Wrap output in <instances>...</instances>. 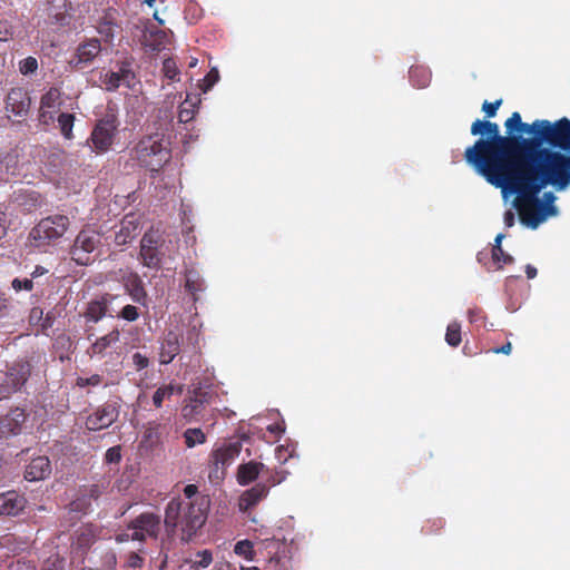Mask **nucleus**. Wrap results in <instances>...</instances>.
Here are the masks:
<instances>
[{
  "instance_id": "f257e3e1",
  "label": "nucleus",
  "mask_w": 570,
  "mask_h": 570,
  "mask_svg": "<svg viewBox=\"0 0 570 570\" xmlns=\"http://www.w3.org/2000/svg\"><path fill=\"white\" fill-rule=\"evenodd\" d=\"M505 136L497 122L476 119L471 125L478 139L464 151L465 161L503 194L514 195L513 206L520 220L537 228L554 216L553 191L539 194L547 187L564 191L570 187V119H535L523 122L514 111L505 120Z\"/></svg>"
},
{
  "instance_id": "f03ea898",
  "label": "nucleus",
  "mask_w": 570,
  "mask_h": 570,
  "mask_svg": "<svg viewBox=\"0 0 570 570\" xmlns=\"http://www.w3.org/2000/svg\"><path fill=\"white\" fill-rule=\"evenodd\" d=\"M197 485H186L185 499L174 498L165 509L164 523L167 532L174 533L179 528L184 541H189L207 519L210 501L206 495H197Z\"/></svg>"
},
{
  "instance_id": "7ed1b4c3",
  "label": "nucleus",
  "mask_w": 570,
  "mask_h": 570,
  "mask_svg": "<svg viewBox=\"0 0 570 570\" xmlns=\"http://www.w3.org/2000/svg\"><path fill=\"white\" fill-rule=\"evenodd\" d=\"M134 158L146 169L159 171L169 160L170 151L159 135L146 136L135 146Z\"/></svg>"
},
{
  "instance_id": "20e7f679",
  "label": "nucleus",
  "mask_w": 570,
  "mask_h": 570,
  "mask_svg": "<svg viewBox=\"0 0 570 570\" xmlns=\"http://www.w3.org/2000/svg\"><path fill=\"white\" fill-rule=\"evenodd\" d=\"M102 247V236L92 228L81 229L69 248L70 258L79 266L92 264Z\"/></svg>"
},
{
  "instance_id": "39448f33",
  "label": "nucleus",
  "mask_w": 570,
  "mask_h": 570,
  "mask_svg": "<svg viewBox=\"0 0 570 570\" xmlns=\"http://www.w3.org/2000/svg\"><path fill=\"white\" fill-rule=\"evenodd\" d=\"M119 126L120 121L116 111L108 107L105 115L97 120L90 134L89 140L96 154H105L112 147Z\"/></svg>"
},
{
  "instance_id": "423d86ee",
  "label": "nucleus",
  "mask_w": 570,
  "mask_h": 570,
  "mask_svg": "<svg viewBox=\"0 0 570 570\" xmlns=\"http://www.w3.org/2000/svg\"><path fill=\"white\" fill-rule=\"evenodd\" d=\"M70 225L66 215H51L42 218L30 232V237L37 246L50 245L60 239Z\"/></svg>"
},
{
  "instance_id": "0eeeda50",
  "label": "nucleus",
  "mask_w": 570,
  "mask_h": 570,
  "mask_svg": "<svg viewBox=\"0 0 570 570\" xmlns=\"http://www.w3.org/2000/svg\"><path fill=\"white\" fill-rule=\"evenodd\" d=\"M240 451V441L224 442L216 445L209 455V480L212 482L223 480L227 468L238 458Z\"/></svg>"
},
{
  "instance_id": "6e6552de",
  "label": "nucleus",
  "mask_w": 570,
  "mask_h": 570,
  "mask_svg": "<svg viewBox=\"0 0 570 570\" xmlns=\"http://www.w3.org/2000/svg\"><path fill=\"white\" fill-rule=\"evenodd\" d=\"M165 238L158 229L150 228L140 240L139 258L144 266L158 269L161 265Z\"/></svg>"
},
{
  "instance_id": "1a4fd4ad",
  "label": "nucleus",
  "mask_w": 570,
  "mask_h": 570,
  "mask_svg": "<svg viewBox=\"0 0 570 570\" xmlns=\"http://www.w3.org/2000/svg\"><path fill=\"white\" fill-rule=\"evenodd\" d=\"M282 481L283 478H277V475H269L266 482L256 483L250 489L244 491L239 498V510L246 512L254 508L267 497L271 487H274Z\"/></svg>"
},
{
  "instance_id": "9d476101",
  "label": "nucleus",
  "mask_w": 570,
  "mask_h": 570,
  "mask_svg": "<svg viewBox=\"0 0 570 570\" xmlns=\"http://www.w3.org/2000/svg\"><path fill=\"white\" fill-rule=\"evenodd\" d=\"M128 530L140 534L138 542H145L147 538L157 539L160 532V515L154 512H142L128 523Z\"/></svg>"
},
{
  "instance_id": "9b49d317",
  "label": "nucleus",
  "mask_w": 570,
  "mask_h": 570,
  "mask_svg": "<svg viewBox=\"0 0 570 570\" xmlns=\"http://www.w3.org/2000/svg\"><path fill=\"white\" fill-rule=\"evenodd\" d=\"M119 405L117 402H106L100 405L86 420V426L90 431H99L109 428L119 416Z\"/></svg>"
},
{
  "instance_id": "f8f14e48",
  "label": "nucleus",
  "mask_w": 570,
  "mask_h": 570,
  "mask_svg": "<svg viewBox=\"0 0 570 570\" xmlns=\"http://www.w3.org/2000/svg\"><path fill=\"white\" fill-rule=\"evenodd\" d=\"M135 80L136 75L128 61L121 62L118 71H107L101 77V82L108 91L117 90L120 85H125L127 88L134 89Z\"/></svg>"
},
{
  "instance_id": "ddd939ff",
  "label": "nucleus",
  "mask_w": 570,
  "mask_h": 570,
  "mask_svg": "<svg viewBox=\"0 0 570 570\" xmlns=\"http://www.w3.org/2000/svg\"><path fill=\"white\" fill-rule=\"evenodd\" d=\"M101 52V42L98 38H89L80 42L75 51L70 65L75 69L89 66Z\"/></svg>"
},
{
  "instance_id": "4468645a",
  "label": "nucleus",
  "mask_w": 570,
  "mask_h": 570,
  "mask_svg": "<svg viewBox=\"0 0 570 570\" xmlns=\"http://www.w3.org/2000/svg\"><path fill=\"white\" fill-rule=\"evenodd\" d=\"M6 111L16 117H26L30 109L31 99L28 90L22 87H14L7 94Z\"/></svg>"
},
{
  "instance_id": "2eb2a0df",
  "label": "nucleus",
  "mask_w": 570,
  "mask_h": 570,
  "mask_svg": "<svg viewBox=\"0 0 570 570\" xmlns=\"http://www.w3.org/2000/svg\"><path fill=\"white\" fill-rule=\"evenodd\" d=\"M28 414L23 407H11L0 416V433L3 435H18L22 432Z\"/></svg>"
},
{
  "instance_id": "dca6fc26",
  "label": "nucleus",
  "mask_w": 570,
  "mask_h": 570,
  "mask_svg": "<svg viewBox=\"0 0 570 570\" xmlns=\"http://www.w3.org/2000/svg\"><path fill=\"white\" fill-rule=\"evenodd\" d=\"M210 394L200 389L195 390L193 394L185 400V404L181 407V415L187 421L197 420V417L205 410L206 404L210 401Z\"/></svg>"
},
{
  "instance_id": "f3484780",
  "label": "nucleus",
  "mask_w": 570,
  "mask_h": 570,
  "mask_svg": "<svg viewBox=\"0 0 570 570\" xmlns=\"http://www.w3.org/2000/svg\"><path fill=\"white\" fill-rule=\"evenodd\" d=\"M30 375V365L28 363H18L12 366L2 382L4 389L3 395H10L19 390L28 380Z\"/></svg>"
},
{
  "instance_id": "a211bd4d",
  "label": "nucleus",
  "mask_w": 570,
  "mask_h": 570,
  "mask_svg": "<svg viewBox=\"0 0 570 570\" xmlns=\"http://www.w3.org/2000/svg\"><path fill=\"white\" fill-rule=\"evenodd\" d=\"M118 18V10L109 7L102 11V14L97 20L96 29L105 42L114 40L115 32L119 29Z\"/></svg>"
},
{
  "instance_id": "6ab92c4d",
  "label": "nucleus",
  "mask_w": 570,
  "mask_h": 570,
  "mask_svg": "<svg viewBox=\"0 0 570 570\" xmlns=\"http://www.w3.org/2000/svg\"><path fill=\"white\" fill-rule=\"evenodd\" d=\"M120 340V332L118 328L111 330L106 335L98 337L88 348L87 353L90 357L104 358L117 345Z\"/></svg>"
},
{
  "instance_id": "aec40b11",
  "label": "nucleus",
  "mask_w": 570,
  "mask_h": 570,
  "mask_svg": "<svg viewBox=\"0 0 570 570\" xmlns=\"http://www.w3.org/2000/svg\"><path fill=\"white\" fill-rule=\"evenodd\" d=\"M117 297V295L107 293L102 295L100 299L89 302L83 313V317L86 318V321L97 323L107 315L112 317L114 315L109 312L108 305Z\"/></svg>"
},
{
  "instance_id": "412c9836",
  "label": "nucleus",
  "mask_w": 570,
  "mask_h": 570,
  "mask_svg": "<svg viewBox=\"0 0 570 570\" xmlns=\"http://www.w3.org/2000/svg\"><path fill=\"white\" fill-rule=\"evenodd\" d=\"M180 352V334L175 331H168L159 348V363L167 365L174 361V358Z\"/></svg>"
},
{
  "instance_id": "4be33fe9",
  "label": "nucleus",
  "mask_w": 570,
  "mask_h": 570,
  "mask_svg": "<svg viewBox=\"0 0 570 570\" xmlns=\"http://www.w3.org/2000/svg\"><path fill=\"white\" fill-rule=\"evenodd\" d=\"M99 530L91 523L80 525L72 535L71 547L86 552L96 542Z\"/></svg>"
},
{
  "instance_id": "5701e85b",
  "label": "nucleus",
  "mask_w": 570,
  "mask_h": 570,
  "mask_svg": "<svg viewBox=\"0 0 570 570\" xmlns=\"http://www.w3.org/2000/svg\"><path fill=\"white\" fill-rule=\"evenodd\" d=\"M124 288L131 299L140 305H145L147 301V292L144 282L137 273H129L122 278Z\"/></svg>"
},
{
  "instance_id": "b1692460",
  "label": "nucleus",
  "mask_w": 570,
  "mask_h": 570,
  "mask_svg": "<svg viewBox=\"0 0 570 570\" xmlns=\"http://www.w3.org/2000/svg\"><path fill=\"white\" fill-rule=\"evenodd\" d=\"M26 498L16 491L0 494V515H17L26 507Z\"/></svg>"
},
{
  "instance_id": "393cba45",
  "label": "nucleus",
  "mask_w": 570,
  "mask_h": 570,
  "mask_svg": "<svg viewBox=\"0 0 570 570\" xmlns=\"http://www.w3.org/2000/svg\"><path fill=\"white\" fill-rule=\"evenodd\" d=\"M139 223L134 215H127L121 220L120 228L115 234V243L118 246L130 244L139 234Z\"/></svg>"
},
{
  "instance_id": "a878e982",
  "label": "nucleus",
  "mask_w": 570,
  "mask_h": 570,
  "mask_svg": "<svg viewBox=\"0 0 570 570\" xmlns=\"http://www.w3.org/2000/svg\"><path fill=\"white\" fill-rule=\"evenodd\" d=\"M51 473L50 460L45 456H37L26 466L24 479L28 481L45 480Z\"/></svg>"
},
{
  "instance_id": "bb28decb",
  "label": "nucleus",
  "mask_w": 570,
  "mask_h": 570,
  "mask_svg": "<svg viewBox=\"0 0 570 570\" xmlns=\"http://www.w3.org/2000/svg\"><path fill=\"white\" fill-rule=\"evenodd\" d=\"M264 470L265 465L256 461L239 464L236 474L238 484L243 487L248 485L254 482Z\"/></svg>"
},
{
  "instance_id": "cd10ccee",
  "label": "nucleus",
  "mask_w": 570,
  "mask_h": 570,
  "mask_svg": "<svg viewBox=\"0 0 570 570\" xmlns=\"http://www.w3.org/2000/svg\"><path fill=\"white\" fill-rule=\"evenodd\" d=\"M185 288L193 296L194 302L198 299L197 294L204 292L206 286L198 272L190 269L185 275Z\"/></svg>"
},
{
  "instance_id": "c85d7f7f",
  "label": "nucleus",
  "mask_w": 570,
  "mask_h": 570,
  "mask_svg": "<svg viewBox=\"0 0 570 570\" xmlns=\"http://www.w3.org/2000/svg\"><path fill=\"white\" fill-rule=\"evenodd\" d=\"M169 38L164 30L149 31L144 37V43L153 51H161L168 45Z\"/></svg>"
},
{
  "instance_id": "c756f323",
  "label": "nucleus",
  "mask_w": 570,
  "mask_h": 570,
  "mask_svg": "<svg viewBox=\"0 0 570 570\" xmlns=\"http://www.w3.org/2000/svg\"><path fill=\"white\" fill-rule=\"evenodd\" d=\"M185 562L189 566L190 570H200L208 568L213 562V552L208 549L197 551Z\"/></svg>"
},
{
  "instance_id": "7c9ffc66",
  "label": "nucleus",
  "mask_w": 570,
  "mask_h": 570,
  "mask_svg": "<svg viewBox=\"0 0 570 570\" xmlns=\"http://www.w3.org/2000/svg\"><path fill=\"white\" fill-rule=\"evenodd\" d=\"M411 82L417 88H425L430 83L431 75L423 67H411L409 71Z\"/></svg>"
},
{
  "instance_id": "2f4dec72",
  "label": "nucleus",
  "mask_w": 570,
  "mask_h": 570,
  "mask_svg": "<svg viewBox=\"0 0 570 570\" xmlns=\"http://www.w3.org/2000/svg\"><path fill=\"white\" fill-rule=\"evenodd\" d=\"M159 428L160 424L157 422H149L148 425L145 428L141 445L153 448L156 443L159 441Z\"/></svg>"
},
{
  "instance_id": "473e14b6",
  "label": "nucleus",
  "mask_w": 570,
  "mask_h": 570,
  "mask_svg": "<svg viewBox=\"0 0 570 570\" xmlns=\"http://www.w3.org/2000/svg\"><path fill=\"white\" fill-rule=\"evenodd\" d=\"M61 90L57 87H51L42 95L40 100V109H51L60 105Z\"/></svg>"
},
{
  "instance_id": "72a5a7b5",
  "label": "nucleus",
  "mask_w": 570,
  "mask_h": 570,
  "mask_svg": "<svg viewBox=\"0 0 570 570\" xmlns=\"http://www.w3.org/2000/svg\"><path fill=\"white\" fill-rule=\"evenodd\" d=\"M57 120H58V126L61 131V135L66 139H72L73 138L72 128H73V122H75V116L72 114L61 112L58 116Z\"/></svg>"
},
{
  "instance_id": "f704fd0d",
  "label": "nucleus",
  "mask_w": 570,
  "mask_h": 570,
  "mask_svg": "<svg viewBox=\"0 0 570 570\" xmlns=\"http://www.w3.org/2000/svg\"><path fill=\"white\" fill-rule=\"evenodd\" d=\"M185 444L187 448H194L198 444H204L206 442V435L202 429H187L184 432Z\"/></svg>"
},
{
  "instance_id": "c9c22d12",
  "label": "nucleus",
  "mask_w": 570,
  "mask_h": 570,
  "mask_svg": "<svg viewBox=\"0 0 570 570\" xmlns=\"http://www.w3.org/2000/svg\"><path fill=\"white\" fill-rule=\"evenodd\" d=\"M462 337H461V325L459 322L454 321L451 322L446 327L445 333V342L452 346L456 347L461 344Z\"/></svg>"
},
{
  "instance_id": "e433bc0d",
  "label": "nucleus",
  "mask_w": 570,
  "mask_h": 570,
  "mask_svg": "<svg viewBox=\"0 0 570 570\" xmlns=\"http://www.w3.org/2000/svg\"><path fill=\"white\" fill-rule=\"evenodd\" d=\"M200 331L197 326H191L186 332L185 344L186 348H190L193 353L199 351Z\"/></svg>"
},
{
  "instance_id": "4c0bfd02",
  "label": "nucleus",
  "mask_w": 570,
  "mask_h": 570,
  "mask_svg": "<svg viewBox=\"0 0 570 570\" xmlns=\"http://www.w3.org/2000/svg\"><path fill=\"white\" fill-rule=\"evenodd\" d=\"M234 552L237 556L243 557L248 561H252L254 559V554H255L254 546H253L252 541H249V540L238 541L234 547Z\"/></svg>"
},
{
  "instance_id": "58836bf2",
  "label": "nucleus",
  "mask_w": 570,
  "mask_h": 570,
  "mask_svg": "<svg viewBox=\"0 0 570 570\" xmlns=\"http://www.w3.org/2000/svg\"><path fill=\"white\" fill-rule=\"evenodd\" d=\"M175 387L171 384L158 387L153 395V403L156 407H161L165 399H169L174 394Z\"/></svg>"
},
{
  "instance_id": "ea45409f",
  "label": "nucleus",
  "mask_w": 570,
  "mask_h": 570,
  "mask_svg": "<svg viewBox=\"0 0 570 570\" xmlns=\"http://www.w3.org/2000/svg\"><path fill=\"white\" fill-rule=\"evenodd\" d=\"M194 116H195V104H193L188 99H186L179 106L178 120H179V122L187 124L194 119Z\"/></svg>"
},
{
  "instance_id": "a19ab883",
  "label": "nucleus",
  "mask_w": 570,
  "mask_h": 570,
  "mask_svg": "<svg viewBox=\"0 0 570 570\" xmlns=\"http://www.w3.org/2000/svg\"><path fill=\"white\" fill-rule=\"evenodd\" d=\"M492 259L498 264L499 268H501L502 265L511 264L513 262V257L505 253L502 246L492 247Z\"/></svg>"
},
{
  "instance_id": "79ce46f5",
  "label": "nucleus",
  "mask_w": 570,
  "mask_h": 570,
  "mask_svg": "<svg viewBox=\"0 0 570 570\" xmlns=\"http://www.w3.org/2000/svg\"><path fill=\"white\" fill-rule=\"evenodd\" d=\"M116 316L127 322H135L139 318L140 312L137 306L127 304L117 313Z\"/></svg>"
},
{
  "instance_id": "37998d69",
  "label": "nucleus",
  "mask_w": 570,
  "mask_h": 570,
  "mask_svg": "<svg viewBox=\"0 0 570 570\" xmlns=\"http://www.w3.org/2000/svg\"><path fill=\"white\" fill-rule=\"evenodd\" d=\"M102 381H104V377L97 373L90 375L89 377L78 376L76 380V386L81 387V389L87 387V386L96 387V386H99L100 384H102Z\"/></svg>"
},
{
  "instance_id": "c03bdc74",
  "label": "nucleus",
  "mask_w": 570,
  "mask_h": 570,
  "mask_svg": "<svg viewBox=\"0 0 570 570\" xmlns=\"http://www.w3.org/2000/svg\"><path fill=\"white\" fill-rule=\"evenodd\" d=\"M163 71L166 78L170 80H176L179 76V69L176 65V61L171 58L165 59L163 62Z\"/></svg>"
},
{
  "instance_id": "a18cd8bd",
  "label": "nucleus",
  "mask_w": 570,
  "mask_h": 570,
  "mask_svg": "<svg viewBox=\"0 0 570 570\" xmlns=\"http://www.w3.org/2000/svg\"><path fill=\"white\" fill-rule=\"evenodd\" d=\"M38 69V61L35 57H27L19 62V70L23 76L31 75Z\"/></svg>"
},
{
  "instance_id": "49530a36",
  "label": "nucleus",
  "mask_w": 570,
  "mask_h": 570,
  "mask_svg": "<svg viewBox=\"0 0 570 570\" xmlns=\"http://www.w3.org/2000/svg\"><path fill=\"white\" fill-rule=\"evenodd\" d=\"M219 79V73L217 69H212L203 79L202 90L204 92L208 91Z\"/></svg>"
},
{
  "instance_id": "de8ad7c7",
  "label": "nucleus",
  "mask_w": 570,
  "mask_h": 570,
  "mask_svg": "<svg viewBox=\"0 0 570 570\" xmlns=\"http://www.w3.org/2000/svg\"><path fill=\"white\" fill-rule=\"evenodd\" d=\"M502 105V99H498L493 102L484 101L482 104V111L485 114L487 118H493L497 115L498 109Z\"/></svg>"
},
{
  "instance_id": "09e8293b",
  "label": "nucleus",
  "mask_w": 570,
  "mask_h": 570,
  "mask_svg": "<svg viewBox=\"0 0 570 570\" xmlns=\"http://www.w3.org/2000/svg\"><path fill=\"white\" fill-rule=\"evenodd\" d=\"M14 28L8 20H0V41H8L13 37Z\"/></svg>"
},
{
  "instance_id": "8fccbe9b",
  "label": "nucleus",
  "mask_w": 570,
  "mask_h": 570,
  "mask_svg": "<svg viewBox=\"0 0 570 570\" xmlns=\"http://www.w3.org/2000/svg\"><path fill=\"white\" fill-rule=\"evenodd\" d=\"M121 460V449L119 445L109 448L105 453V461L107 463H119Z\"/></svg>"
},
{
  "instance_id": "3c124183",
  "label": "nucleus",
  "mask_w": 570,
  "mask_h": 570,
  "mask_svg": "<svg viewBox=\"0 0 570 570\" xmlns=\"http://www.w3.org/2000/svg\"><path fill=\"white\" fill-rule=\"evenodd\" d=\"M140 538L141 537H140V534H138V532H134V530H128V528H127L125 531L117 533L115 537V540L118 543H124L129 540L137 541V539H140Z\"/></svg>"
},
{
  "instance_id": "603ef678",
  "label": "nucleus",
  "mask_w": 570,
  "mask_h": 570,
  "mask_svg": "<svg viewBox=\"0 0 570 570\" xmlns=\"http://www.w3.org/2000/svg\"><path fill=\"white\" fill-rule=\"evenodd\" d=\"M11 286L16 292H20L22 289L32 291L33 282H32V279H29V278H24V279L14 278L11 283Z\"/></svg>"
},
{
  "instance_id": "864d4df0",
  "label": "nucleus",
  "mask_w": 570,
  "mask_h": 570,
  "mask_svg": "<svg viewBox=\"0 0 570 570\" xmlns=\"http://www.w3.org/2000/svg\"><path fill=\"white\" fill-rule=\"evenodd\" d=\"M131 358L137 371H141L149 366V358L139 352L134 353Z\"/></svg>"
},
{
  "instance_id": "5fc2aeb1",
  "label": "nucleus",
  "mask_w": 570,
  "mask_h": 570,
  "mask_svg": "<svg viewBox=\"0 0 570 570\" xmlns=\"http://www.w3.org/2000/svg\"><path fill=\"white\" fill-rule=\"evenodd\" d=\"M55 320L56 315L53 312H48L46 316L42 315L40 328L43 334H47V331L53 326Z\"/></svg>"
},
{
  "instance_id": "6e6d98bb",
  "label": "nucleus",
  "mask_w": 570,
  "mask_h": 570,
  "mask_svg": "<svg viewBox=\"0 0 570 570\" xmlns=\"http://www.w3.org/2000/svg\"><path fill=\"white\" fill-rule=\"evenodd\" d=\"M128 567L141 568L144 566V559L136 552H131L127 560Z\"/></svg>"
},
{
  "instance_id": "4d7b16f0",
  "label": "nucleus",
  "mask_w": 570,
  "mask_h": 570,
  "mask_svg": "<svg viewBox=\"0 0 570 570\" xmlns=\"http://www.w3.org/2000/svg\"><path fill=\"white\" fill-rule=\"evenodd\" d=\"M468 317L471 323H476L484 317L483 311L479 307L470 308L468 311Z\"/></svg>"
},
{
  "instance_id": "13d9d810",
  "label": "nucleus",
  "mask_w": 570,
  "mask_h": 570,
  "mask_svg": "<svg viewBox=\"0 0 570 570\" xmlns=\"http://www.w3.org/2000/svg\"><path fill=\"white\" fill-rule=\"evenodd\" d=\"M62 561L58 558L51 560L48 559L42 568V570H62Z\"/></svg>"
},
{
  "instance_id": "bf43d9fd",
  "label": "nucleus",
  "mask_w": 570,
  "mask_h": 570,
  "mask_svg": "<svg viewBox=\"0 0 570 570\" xmlns=\"http://www.w3.org/2000/svg\"><path fill=\"white\" fill-rule=\"evenodd\" d=\"M8 226L7 215L0 210V239L7 235Z\"/></svg>"
},
{
  "instance_id": "052dcab7",
  "label": "nucleus",
  "mask_w": 570,
  "mask_h": 570,
  "mask_svg": "<svg viewBox=\"0 0 570 570\" xmlns=\"http://www.w3.org/2000/svg\"><path fill=\"white\" fill-rule=\"evenodd\" d=\"M70 505L72 511H83L88 503L82 499H78L76 501H72Z\"/></svg>"
},
{
  "instance_id": "680f3d73",
  "label": "nucleus",
  "mask_w": 570,
  "mask_h": 570,
  "mask_svg": "<svg viewBox=\"0 0 570 570\" xmlns=\"http://www.w3.org/2000/svg\"><path fill=\"white\" fill-rule=\"evenodd\" d=\"M512 351V345L510 342H507L504 345H502L501 347H497V348H493V353L495 354H505V355H509Z\"/></svg>"
},
{
  "instance_id": "e2e57ef3",
  "label": "nucleus",
  "mask_w": 570,
  "mask_h": 570,
  "mask_svg": "<svg viewBox=\"0 0 570 570\" xmlns=\"http://www.w3.org/2000/svg\"><path fill=\"white\" fill-rule=\"evenodd\" d=\"M47 273H48L47 268H45L43 266L37 265L35 267L33 272L31 273V277L36 278V277L42 276V275H45Z\"/></svg>"
},
{
  "instance_id": "0e129e2a",
  "label": "nucleus",
  "mask_w": 570,
  "mask_h": 570,
  "mask_svg": "<svg viewBox=\"0 0 570 570\" xmlns=\"http://www.w3.org/2000/svg\"><path fill=\"white\" fill-rule=\"evenodd\" d=\"M43 312L40 307H33L30 312V320L41 321Z\"/></svg>"
},
{
  "instance_id": "69168bd1",
  "label": "nucleus",
  "mask_w": 570,
  "mask_h": 570,
  "mask_svg": "<svg viewBox=\"0 0 570 570\" xmlns=\"http://www.w3.org/2000/svg\"><path fill=\"white\" fill-rule=\"evenodd\" d=\"M525 274H527V277H528L529 279H532V278H534V277L537 276L538 271H537V268H535L534 266H532V265L528 264V265L525 266Z\"/></svg>"
},
{
  "instance_id": "338daca9",
  "label": "nucleus",
  "mask_w": 570,
  "mask_h": 570,
  "mask_svg": "<svg viewBox=\"0 0 570 570\" xmlns=\"http://www.w3.org/2000/svg\"><path fill=\"white\" fill-rule=\"evenodd\" d=\"M504 223H505V225L508 227L513 226V224H514V214L512 212L509 210V212H507L504 214Z\"/></svg>"
},
{
  "instance_id": "774afa93",
  "label": "nucleus",
  "mask_w": 570,
  "mask_h": 570,
  "mask_svg": "<svg viewBox=\"0 0 570 570\" xmlns=\"http://www.w3.org/2000/svg\"><path fill=\"white\" fill-rule=\"evenodd\" d=\"M57 343L59 344H62L63 346L65 345H68V346H71V340L69 336L67 335H61L57 338Z\"/></svg>"
}]
</instances>
